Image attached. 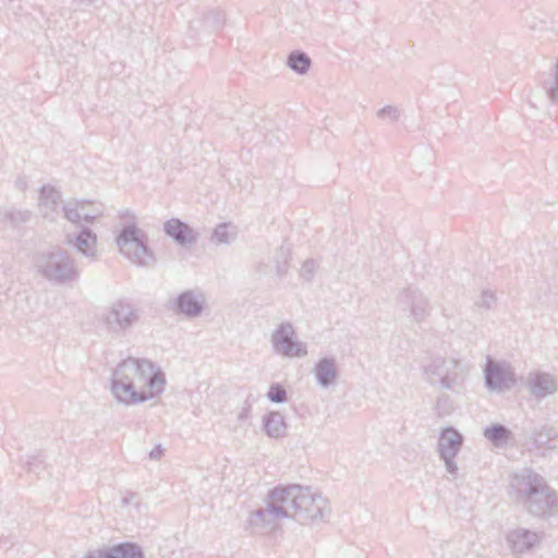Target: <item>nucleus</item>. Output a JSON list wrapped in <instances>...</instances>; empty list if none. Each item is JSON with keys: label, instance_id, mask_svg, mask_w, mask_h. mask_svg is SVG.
<instances>
[{"label": "nucleus", "instance_id": "1", "mask_svg": "<svg viewBox=\"0 0 558 558\" xmlns=\"http://www.w3.org/2000/svg\"><path fill=\"white\" fill-rule=\"evenodd\" d=\"M165 387L163 372L147 359L128 357L117 365L111 375V393L124 405L151 400L161 395Z\"/></svg>", "mask_w": 558, "mask_h": 558}, {"label": "nucleus", "instance_id": "2", "mask_svg": "<svg viewBox=\"0 0 558 558\" xmlns=\"http://www.w3.org/2000/svg\"><path fill=\"white\" fill-rule=\"evenodd\" d=\"M511 489L515 500L531 515L548 520L558 513V494L546 480L531 469L513 475Z\"/></svg>", "mask_w": 558, "mask_h": 558}, {"label": "nucleus", "instance_id": "3", "mask_svg": "<svg viewBox=\"0 0 558 558\" xmlns=\"http://www.w3.org/2000/svg\"><path fill=\"white\" fill-rule=\"evenodd\" d=\"M279 488L287 508V519H293L302 525H315L329 518V500L319 490L298 484Z\"/></svg>", "mask_w": 558, "mask_h": 558}, {"label": "nucleus", "instance_id": "4", "mask_svg": "<svg viewBox=\"0 0 558 558\" xmlns=\"http://www.w3.org/2000/svg\"><path fill=\"white\" fill-rule=\"evenodd\" d=\"M34 265L36 271L54 286H69L80 277L75 259L61 247L38 253Z\"/></svg>", "mask_w": 558, "mask_h": 558}, {"label": "nucleus", "instance_id": "5", "mask_svg": "<svg viewBox=\"0 0 558 558\" xmlns=\"http://www.w3.org/2000/svg\"><path fill=\"white\" fill-rule=\"evenodd\" d=\"M469 372V365L456 357L437 356L424 366L427 381L442 390H454L461 387Z\"/></svg>", "mask_w": 558, "mask_h": 558}, {"label": "nucleus", "instance_id": "6", "mask_svg": "<svg viewBox=\"0 0 558 558\" xmlns=\"http://www.w3.org/2000/svg\"><path fill=\"white\" fill-rule=\"evenodd\" d=\"M119 252L138 267H149L155 255L148 246V236L134 222L125 225L116 239Z\"/></svg>", "mask_w": 558, "mask_h": 558}, {"label": "nucleus", "instance_id": "7", "mask_svg": "<svg viewBox=\"0 0 558 558\" xmlns=\"http://www.w3.org/2000/svg\"><path fill=\"white\" fill-rule=\"evenodd\" d=\"M287 519L280 488L275 487L266 498L265 507L252 511L247 519V527L257 534H265L276 530L280 521Z\"/></svg>", "mask_w": 558, "mask_h": 558}, {"label": "nucleus", "instance_id": "8", "mask_svg": "<svg viewBox=\"0 0 558 558\" xmlns=\"http://www.w3.org/2000/svg\"><path fill=\"white\" fill-rule=\"evenodd\" d=\"M140 318V308L124 300L111 303L101 314V322L106 330L114 336H125Z\"/></svg>", "mask_w": 558, "mask_h": 558}, {"label": "nucleus", "instance_id": "9", "mask_svg": "<svg viewBox=\"0 0 558 558\" xmlns=\"http://www.w3.org/2000/svg\"><path fill=\"white\" fill-rule=\"evenodd\" d=\"M397 308L407 315L410 323L421 325L432 314L429 299L415 286L400 289L395 298Z\"/></svg>", "mask_w": 558, "mask_h": 558}, {"label": "nucleus", "instance_id": "10", "mask_svg": "<svg viewBox=\"0 0 558 558\" xmlns=\"http://www.w3.org/2000/svg\"><path fill=\"white\" fill-rule=\"evenodd\" d=\"M274 353L288 359H302L308 353L307 344L298 339L292 323L281 322L270 333Z\"/></svg>", "mask_w": 558, "mask_h": 558}, {"label": "nucleus", "instance_id": "11", "mask_svg": "<svg viewBox=\"0 0 558 558\" xmlns=\"http://www.w3.org/2000/svg\"><path fill=\"white\" fill-rule=\"evenodd\" d=\"M484 381L489 391L502 393L515 386L517 377L509 363L495 361L488 355L484 367Z\"/></svg>", "mask_w": 558, "mask_h": 558}, {"label": "nucleus", "instance_id": "12", "mask_svg": "<svg viewBox=\"0 0 558 558\" xmlns=\"http://www.w3.org/2000/svg\"><path fill=\"white\" fill-rule=\"evenodd\" d=\"M463 440L462 434L450 426L441 429L437 441L439 458L444 461L446 471L453 476H456L459 471L454 459L462 448Z\"/></svg>", "mask_w": 558, "mask_h": 558}, {"label": "nucleus", "instance_id": "13", "mask_svg": "<svg viewBox=\"0 0 558 558\" xmlns=\"http://www.w3.org/2000/svg\"><path fill=\"white\" fill-rule=\"evenodd\" d=\"M63 204L62 194L59 190L50 184L41 186L38 197V211L44 219L52 222L57 221L61 217Z\"/></svg>", "mask_w": 558, "mask_h": 558}, {"label": "nucleus", "instance_id": "14", "mask_svg": "<svg viewBox=\"0 0 558 558\" xmlns=\"http://www.w3.org/2000/svg\"><path fill=\"white\" fill-rule=\"evenodd\" d=\"M508 548L514 556L530 554L541 542V536L531 530L517 527L506 535Z\"/></svg>", "mask_w": 558, "mask_h": 558}, {"label": "nucleus", "instance_id": "15", "mask_svg": "<svg viewBox=\"0 0 558 558\" xmlns=\"http://www.w3.org/2000/svg\"><path fill=\"white\" fill-rule=\"evenodd\" d=\"M205 304L206 296L201 290H186L177 296L174 310L189 318H195L201 316Z\"/></svg>", "mask_w": 558, "mask_h": 558}, {"label": "nucleus", "instance_id": "16", "mask_svg": "<svg viewBox=\"0 0 558 558\" xmlns=\"http://www.w3.org/2000/svg\"><path fill=\"white\" fill-rule=\"evenodd\" d=\"M526 387L531 396L536 399H544L557 391L558 380L549 373L541 371L531 372L526 377Z\"/></svg>", "mask_w": 558, "mask_h": 558}, {"label": "nucleus", "instance_id": "17", "mask_svg": "<svg viewBox=\"0 0 558 558\" xmlns=\"http://www.w3.org/2000/svg\"><path fill=\"white\" fill-rule=\"evenodd\" d=\"M66 243L85 258L90 260L98 258L97 235L89 228L84 227L78 233L69 234Z\"/></svg>", "mask_w": 558, "mask_h": 558}, {"label": "nucleus", "instance_id": "18", "mask_svg": "<svg viewBox=\"0 0 558 558\" xmlns=\"http://www.w3.org/2000/svg\"><path fill=\"white\" fill-rule=\"evenodd\" d=\"M163 232L182 246H191L197 242L198 234L187 223L171 218L163 223Z\"/></svg>", "mask_w": 558, "mask_h": 558}, {"label": "nucleus", "instance_id": "19", "mask_svg": "<svg viewBox=\"0 0 558 558\" xmlns=\"http://www.w3.org/2000/svg\"><path fill=\"white\" fill-rule=\"evenodd\" d=\"M313 374L319 387L327 388L338 379V365L335 357H322L314 367Z\"/></svg>", "mask_w": 558, "mask_h": 558}, {"label": "nucleus", "instance_id": "20", "mask_svg": "<svg viewBox=\"0 0 558 558\" xmlns=\"http://www.w3.org/2000/svg\"><path fill=\"white\" fill-rule=\"evenodd\" d=\"M263 429L268 437L279 439L287 435L288 425L280 412L270 411L263 416Z\"/></svg>", "mask_w": 558, "mask_h": 558}, {"label": "nucleus", "instance_id": "21", "mask_svg": "<svg viewBox=\"0 0 558 558\" xmlns=\"http://www.w3.org/2000/svg\"><path fill=\"white\" fill-rule=\"evenodd\" d=\"M108 558H144L141 546L131 542H123L108 547Z\"/></svg>", "mask_w": 558, "mask_h": 558}, {"label": "nucleus", "instance_id": "22", "mask_svg": "<svg viewBox=\"0 0 558 558\" xmlns=\"http://www.w3.org/2000/svg\"><path fill=\"white\" fill-rule=\"evenodd\" d=\"M236 228L231 226V223L223 222L214 229L210 242L216 245H229L236 239Z\"/></svg>", "mask_w": 558, "mask_h": 558}, {"label": "nucleus", "instance_id": "23", "mask_svg": "<svg viewBox=\"0 0 558 558\" xmlns=\"http://www.w3.org/2000/svg\"><path fill=\"white\" fill-rule=\"evenodd\" d=\"M287 65L296 74L304 75L308 72L312 60L304 51L294 50L289 53Z\"/></svg>", "mask_w": 558, "mask_h": 558}, {"label": "nucleus", "instance_id": "24", "mask_svg": "<svg viewBox=\"0 0 558 558\" xmlns=\"http://www.w3.org/2000/svg\"><path fill=\"white\" fill-rule=\"evenodd\" d=\"M93 203L86 199H71L63 204L61 209V217L73 223L81 222V210H84L85 206L92 205Z\"/></svg>", "mask_w": 558, "mask_h": 558}, {"label": "nucleus", "instance_id": "25", "mask_svg": "<svg viewBox=\"0 0 558 558\" xmlns=\"http://www.w3.org/2000/svg\"><path fill=\"white\" fill-rule=\"evenodd\" d=\"M32 218V213L27 209L10 208L0 213V221L8 222L11 227L16 228Z\"/></svg>", "mask_w": 558, "mask_h": 558}, {"label": "nucleus", "instance_id": "26", "mask_svg": "<svg viewBox=\"0 0 558 558\" xmlns=\"http://www.w3.org/2000/svg\"><path fill=\"white\" fill-rule=\"evenodd\" d=\"M484 436L496 447L505 446L511 437V432L501 424H494L484 430Z\"/></svg>", "mask_w": 558, "mask_h": 558}, {"label": "nucleus", "instance_id": "27", "mask_svg": "<svg viewBox=\"0 0 558 558\" xmlns=\"http://www.w3.org/2000/svg\"><path fill=\"white\" fill-rule=\"evenodd\" d=\"M542 88L553 105H558V59L554 71L543 81Z\"/></svg>", "mask_w": 558, "mask_h": 558}, {"label": "nucleus", "instance_id": "28", "mask_svg": "<svg viewBox=\"0 0 558 558\" xmlns=\"http://www.w3.org/2000/svg\"><path fill=\"white\" fill-rule=\"evenodd\" d=\"M452 410V401L448 395H440L436 399L435 411L437 412L438 416H447L451 414Z\"/></svg>", "mask_w": 558, "mask_h": 558}, {"label": "nucleus", "instance_id": "29", "mask_svg": "<svg viewBox=\"0 0 558 558\" xmlns=\"http://www.w3.org/2000/svg\"><path fill=\"white\" fill-rule=\"evenodd\" d=\"M225 15L220 11H210L205 15L204 24L209 29H219L223 24Z\"/></svg>", "mask_w": 558, "mask_h": 558}, {"label": "nucleus", "instance_id": "30", "mask_svg": "<svg viewBox=\"0 0 558 558\" xmlns=\"http://www.w3.org/2000/svg\"><path fill=\"white\" fill-rule=\"evenodd\" d=\"M267 398L274 403H283L288 400L287 390L280 384H272Z\"/></svg>", "mask_w": 558, "mask_h": 558}, {"label": "nucleus", "instance_id": "31", "mask_svg": "<svg viewBox=\"0 0 558 558\" xmlns=\"http://www.w3.org/2000/svg\"><path fill=\"white\" fill-rule=\"evenodd\" d=\"M496 302L495 293L490 290H484L478 300H476L475 305L480 308L492 310L496 306Z\"/></svg>", "mask_w": 558, "mask_h": 558}, {"label": "nucleus", "instance_id": "32", "mask_svg": "<svg viewBox=\"0 0 558 558\" xmlns=\"http://www.w3.org/2000/svg\"><path fill=\"white\" fill-rule=\"evenodd\" d=\"M376 116L383 120L387 119L391 122H397L400 119L401 112L397 107L388 105L379 109Z\"/></svg>", "mask_w": 558, "mask_h": 558}, {"label": "nucleus", "instance_id": "33", "mask_svg": "<svg viewBox=\"0 0 558 558\" xmlns=\"http://www.w3.org/2000/svg\"><path fill=\"white\" fill-rule=\"evenodd\" d=\"M317 263L314 259H306L301 269L300 276L306 281H311L316 272Z\"/></svg>", "mask_w": 558, "mask_h": 558}, {"label": "nucleus", "instance_id": "34", "mask_svg": "<svg viewBox=\"0 0 558 558\" xmlns=\"http://www.w3.org/2000/svg\"><path fill=\"white\" fill-rule=\"evenodd\" d=\"M86 207L87 206L84 207V210H81V221L83 220L87 223H92L95 219L102 216V205L94 206L92 210H87Z\"/></svg>", "mask_w": 558, "mask_h": 558}, {"label": "nucleus", "instance_id": "35", "mask_svg": "<svg viewBox=\"0 0 558 558\" xmlns=\"http://www.w3.org/2000/svg\"><path fill=\"white\" fill-rule=\"evenodd\" d=\"M121 505H122V507H128L130 505H134L135 508L138 510V507H140L138 495L133 492H126L121 498Z\"/></svg>", "mask_w": 558, "mask_h": 558}, {"label": "nucleus", "instance_id": "36", "mask_svg": "<svg viewBox=\"0 0 558 558\" xmlns=\"http://www.w3.org/2000/svg\"><path fill=\"white\" fill-rule=\"evenodd\" d=\"M108 557H109L108 547L89 550L84 556V558H108Z\"/></svg>", "mask_w": 558, "mask_h": 558}, {"label": "nucleus", "instance_id": "37", "mask_svg": "<svg viewBox=\"0 0 558 558\" xmlns=\"http://www.w3.org/2000/svg\"><path fill=\"white\" fill-rule=\"evenodd\" d=\"M250 416H251V405L246 404L240 410L236 418L240 423H244L250 418Z\"/></svg>", "mask_w": 558, "mask_h": 558}, {"label": "nucleus", "instance_id": "38", "mask_svg": "<svg viewBox=\"0 0 558 558\" xmlns=\"http://www.w3.org/2000/svg\"><path fill=\"white\" fill-rule=\"evenodd\" d=\"M165 449L161 447V445H157L153 450L149 452V458L153 460H159L163 456Z\"/></svg>", "mask_w": 558, "mask_h": 558}, {"label": "nucleus", "instance_id": "39", "mask_svg": "<svg viewBox=\"0 0 558 558\" xmlns=\"http://www.w3.org/2000/svg\"><path fill=\"white\" fill-rule=\"evenodd\" d=\"M15 185L20 191L24 192L27 189V181L25 178L20 177L16 179Z\"/></svg>", "mask_w": 558, "mask_h": 558}]
</instances>
